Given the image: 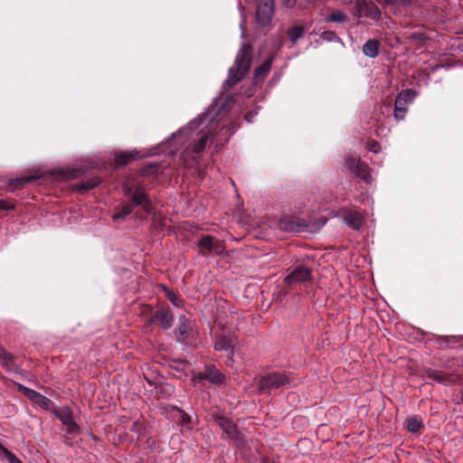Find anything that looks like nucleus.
I'll return each instance as SVG.
<instances>
[{
  "instance_id": "25",
  "label": "nucleus",
  "mask_w": 463,
  "mask_h": 463,
  "mask_svg": "<svg viewBox=\"0 0 463 463\" xmlns=\"http://www.w3.org/2000/svg\"><path fill=\"white\" fill-rule=\"evenodd\" d=\"M283 5L288 8L298 6L299 8H307L310 5H316L318 0H282Z\"/></svg>"
},
{
  "instance_id": "14",
  "label": "nucleus",
  "mask_w": 463,
  "mask_h": 463,
  "mask_svg": "<svg viewBox=\"0 0 463 463\" xmlns=\"http://www.w3.org/2000/svg\"><path fill=\"white\" fill-rule=\"evenodd\" d=\"M0 364L7 372H17L19 367L15 364V356L0 346Z\"/></svg>"
},
{
  "instance_id": "22",
  "label": "nucleus",
  "mask_w": 463,
  "mask_h": 463,
  "mask_svg": "<svg viewBox=\"0 0 463 463\" xmlns=\"http://www.w3.org/2000/svg\"><path fill=\"white\" fill-rule=\"evenodd\" d=\"M101 183V179L99 176H94L88 180L81 182L77 186V190L79 193H84L86 191L91 190L98 186Z\"/></svg>"
},
{
  "instance_id": "47",
  "label": "nucleus",
  "mask_w": 463,
  "mask_h": 463,
  "mask_svg": "<svg viewBox=\"0 0 463 463\" xmlns=\"http://www.w3.org/2000/svg\"><path fill=\"white\" fill-rule=\"evenodd\" d=\"M245 118H246V120L250 121V117H249L248 115H246V116H245Z\"/></svg>"
},
{
  "instance_id": "45",
  "label": "nucleus",
  "mask_w": 463,
  "mask_h": 463,
  "mask_svg": "<svg viewBox=\"0 0 463 463\" xmlns=\"http://www.w3.org/2000/svg\"><path fill=\"white\" fill-rule=\"evenodd\" d=\"M189 420H190V417L187 414L184 413L182 416V421L184 423V422L188 421Z\"/></svg>"
},
{
  "instance_id": "16",
  "label": "nucleus",
  "mask_w": 463,
  "mask_h": 463,
  "mask_svg": "<svg viewBox=\"0 0 463 463\" xmlns=\"http://www.w3.org/2000/svg\"><path fill=\"white\" fill-rule=\"evenodd\" d=\"M153 319L156 320L164 329H168L172 326L174 316L169 308H160L156 311Z\"/></svg>"
},
{
  "instance_id": "12",
  "label": "nucleus",
  "mask_w": 463,
  "mask_h": 463,
  "mask_svg": "<svg viewBox=\"0 0 463 463\" xmlns=\"http://www.w3.org/2000/svg\"><path fill=\"white\" fill-rule=\"evenodd\" d=\"M342 216L345 223L354 230H360L363 225V215L354 210L344 209Z\"/></svg>"
},
{
  "instance_id": "26",
  "label": "nucleus",
  "mask_w": 463,
  "mask_h": 463,
  "mask_svg": "<svg viewBox=\"0 0 463 463\" xmlns=\"http://www.w3.org/2000/svg\"><path fill=\"white\" fill-rule=\"evenodd\" d=\"M304 34L305 30L300 25L293 26L288 32V38L292 43H296L298 40L302 38Z\"/></svg>"
},
{
  "instance_id": "38",
  "label": "nucleus",
  "mask_w": 463,
  "mask_h": 463,
  "mask_svg": "<svg viewBox=\"0 0 463 463\" xmlns=\"http://www.w3.org/2000/svg\"><path fill=\"white\" fill-rule=\"evenodd\" d=\"M408 109L407 108H402V107H394V118L397 120H402L405 118L407 114Z\"/></svg>"
},
{
  "instance_id": "3",
  "label": "nucleus",
  "mask_w": 463,
  "mask_h": 463,
  "mask_svg": "<svg viewBox=\"0 0 463 463\" xmlns=\"http://www.w3.org/2000/svg\"><path fill=\"white\" fill-rule=\"evenodd\" d=\"M260 392H270L271 391L290 388L295 385L290 373L286 372H275L262 375L258 380Z\"/></svg>"
},
{
  "instance_id": "46",
  "label": "nucleus",
  "mask_w": 463,
  "mask_h": 463,
  "mask_svg": "<svg viewBox=\"0 0 463 463\" xmlns=\"http://www.w3.org/2000/svg\"><path fill=\"white\" fill-rule=\"evenodd\" d=\"M27 181H28V179L19 180V182H21V183H23V184H24V183H26Z\"/></svg>"
},
{
  "instance_id": "8",
  "label": "nucleus",
  "mask_w": 463,
  "mask_h": 463,
  "mask_svg": "<svg viewBox=\"0 0 463 463\" xmlns=\"http://www.w3.org/2000/svg\"><path fill=\"white\" fill-rule=\"evenodd\" d=\"M311 279V269L304 265H299L285 278V282L288 285H292L298 282H307Z\"/></svg>"
},
{
  "instance_id": "35",
  "label": "nucleus",
  "mask_w": 463,
  "mask_h": 463,
  "mask_svg": "<svg viewBox=\"0 0 463 463\" xmlns=\"http://www.w3.org/2000/svg\"><path fill=\"white\" fill-rule=\"evenodd\" d=\"M366 148L368 149V151L373 152L374 154H377L381 151V146L379 142L375 140H370L366 142Z\"/></svg>"
},
{
  "instance_id": "48",
  "label": "nucleus",
  "mask_w": 463,
  "mask_h": 463,
  "mask_svg": "<svg viewBox=\"0 0 463 463\" xmlns=\"http://www.w3.org/2000/svg\"><path fill=\"white\" fill-rule=\"evenodd\" d=\"M245 118H246V120L250 121V117H249L248 115H246V116H245Z\"/></svg>"
},
{
  "instance_id": "4",
  "label": "nucleus",
  "mask_w": 463,
  "mask_h": 463,
  "mask_svg": "<svg viewBox=\"0 0 463 463\" xmlns=\"http://www.w3.org/2000/svg\"><path fill=\"white\" fill-rule=\"evenodd\" d=\"M256 1V21L261 26L269 25L274 14V0Z\"/></svg>"
},
{
  "instance_id": "49",
  "label": "nucleus",
  "mask_w": 463,
  "mask_h": 463,
  "mask_svg": "<svg viewBox=\"0 0 463 463\" xmlns=\"http://www.w3.org/2000/svg\"><path fill=\"white\" fill-rule=\"evenodd\" d=\"M0 446H4V445L0 442Z\"/></svg>"
},
{
  "instance_id": "21",
  "label": "nucleus",
  "mask_w": 463,
  "mask_h": 463,
  "mask_svg": "<svg viewBox=\"0 0 463 463\" xmlns=\"http://www.w3.org/2000/svg\"><path fill=\"white\" fill-rule=\"evenodd\" d=\"M353 173L357 176L363 179L364 182L369 183L371 180L370 168L364 162H361L358 159V165L353 171Z\"/></svg>"
},
{
  "instance_id": "36",
  "label": "nucleus",
  "mask_w": 463,
  "mask_h": 463,
  "mask_svg": "<svg viewBox=\"0 0 463 463\" xmlns=\"http://www.w3.org/2000/svg\"><path fill=\"white\" fill-rule=\"evenodd\" d=\"M321 38L327 42L338 41L339 37L332 31H326L321 33Z\"/></svg>"
},
{
  "instance_id": "7",
  "label": "nucleus",
  "mask_w": 463,
  "mask_h": 463,
  "mask_svg": "<svg viewBox=\"0 0 463 463\" xmlns=\"http://www.w3.org/2000/svg\"><path fill=\"white\" fill-rule=\"evenodd\" d=\"M224 375L213 364L206 365L203 372L197 373L194 380H207L213 384H221L224 382Z\"/></svg>"
},
{
  "instance_id": "20",
  "label": "nucleus",
  "mask_w": 463,
  "mask_h": 463,
  "mask_svg": "<svg viewBox=\"0 0 463 463\" xmlns=\"http://www.w3.org/2000/svg\"><path fill=\"white\" fill-rule=\"evenodd\" d=\"M214 349L217 351H230L232 355V348L231 340L225 335H217L214 340Z\"/></svg>"
},
{
  "instance_id": "32",
  "label": "nucleus",
  "mask_w": 463,
  "mask_h": 463,
  "mask_svg": "<svg viewBox=\"0 0 463 463\" xmlns=\"http://www.w3.org/2000/svg\"><path fill=\"white\" fill-rule=\"evenodd\" d=\"M18 390L32 402H33L35 396L38 394V392L25 387L23 384H18Z\"/></svg>"
},
{
  "instance_id": "5",
  "label": "nucleus",
  "mask_w": 463,
  "mask_h": 463,
  "mask_svg": "<svg viewBox=\"0 0 463 463\" xmlns=\"http://www.w3.org/2000/svg\"><path fill=\"white\" fill-rule=\"evenodd\" d=\"M215 423L220 427L226 437L231 439H241L237 426L227 417L216 415L213 417Z\"/></svg>"
},
{
  "instance_id": "37",
  "label": "nucleus",
  "mask_w": 463,
  "mask_h": 463,
  "mask_svg": "<svg viewBox=\"0 0 463 463\" xmlns=\"http://www.w3.org/2000/svg\"><path fill=\"white\" fill-rule=\"evenodd\" d=\"M188 333V326L185 323L180 322L179 326L176 328V334L183 340L185 339Z\"/></svg>"
},
{
  "instance_id": "34",
  "label": "nucleus",
  "mask_w": 463,
  "mask_h": 463,
  "mask_svg": "<svg viewBox=\"0 0 463 463\" xmlns=\"http://www.w3.org/2000/svg\"><path fill=\"white\" fill-rule=\"evenodd\" d=\"M356 165H358V160L356 158L353 156H348L345 159V166L350 172L353 173V171L356 168Z\"/></svg>"
},
{
  "instance_id": "18",
  "label": "nucleus",
  "mask_w": 463,
  "mask_h": 463,
  "mask_svg": "<svg viewBox=\"0 0 463 463\" xmlns=\"http://www.w3.org/2000/svg\"><path fill=\"white\" fill-rule=\"evenodd\" d=\"M379 46L377 40H368L363 46V52L365 56L375 58L379 54Z\"/></svg>"
},
{
  "instance_id": "19",
  "label": "nucleus",
  "mask_w": 463,
  "mask_h": 463,
  "mask_svg": "<svg viewBox=\"0 0 463 463\" xmlns=\"http://www.w3.org/2000/svg\"><path fill=\"white\" fill-rule=\"evenodd\" d=\"M137 157V152H134V151L133 152H129V151L120 152V153H118L115 155V164L118 166H122V165L128 164L129 162H131L133 159H135Z\"/></svg>"
},
{
  "instance_id": "31",
  "label": "nucleus",
  "mask_w": 463,
  "mask_h": 463,
  "mask_svg": "<svg viewBox=\"0 0 463 463\" xmlns=\"http://www.w3.org/2000/svg\"><path fill=\"white\" fill-rule=\"evenodd\" d=\"M165 296L171 303L175 307H180L182 305V300L171 289L165 288Z\"/></svg>"
},
{
  "instance_id": "17",
  "label": "nucleus",
  "mask_w": 463,
  "mask_h": 463,
  "mask_svg": "<svg viewBox=\"0 0 463 463\" xmlns=\"http://www.w3.org/2000/svg\"><path fill=\"white\" fill-rule=\"evenodd\" d=\"M134 210L133 204L130 203H123L120 206L116 208L115 213L112 215L114 222L124 220Z\"/></svg>"
},
{
  "instance_id": "27",
  "label": "nucleus",
  "mask_w": 463,
  "mask_h": 463,
  "mask_svg": "<svg viewBox=\"0 0 463 463\" xmlns=\"http://www.w3.org/2000/svg\"><path fill=\"white\" fill-rule=\"evenodd\" d=\"M33 402L45 410H49L52 404V402L49 398L45 397L40 392H38V394L35 396Z\"/></svg>"
},
{
  "instance_id": "15",
  "label": "nucleus",
  "mask_w": 463,
  "mask_h": 463,
  "mask_svg": "<svg viewBox=\"0 0 463 463\" xmlns=\"http://www.w3.org/2000/svg\"><path fill=\"white\" fill-rule=\"evenodd\" d=\"M62 425L66 427V432L69 435L75 436L80 433V427L74 420L71 411H66L59 415Z\"/></svg>"
},
{
  "instance_id": "10",
  "label": "nucleus",
  "mask_w": 463,
  "mask_h": 463,
  "mask_svg": "<svg viewBox=\"0 0 463 463\" xmlns=\"http://www.w3.org/2000/svg\"><path fill=\"white\" fill-rule=\"evenodd\" d=\"M357 10L361 15L372 20H378L381 16L379 7L370 0H357Z\"/></svg>"
},
{
  "instance_id": "13",
  "label": "nucleus",
  "mask_w": 463,
  "mask_h": 463,
  "mask_svg": "<svg viewBox=\"0 0 463 463\" xmlns=\"http://www.w3.org/2000/svg\"><path fill=\"white\" fill-rule=\"evenodd\" d=\"M273 61L274 55L271 54L267 58V60L264 62H262L259 67L255 69L253 77L254 84H259L265 80L271 69Z\"/></svg>"
},
{
  "instance_id": "28",
  "label": "nucleus",
  "mask_w": 463,
  "mask_h": 463,
  "mask_svg": "<svg viewBox=\"0 0 463 463\" xmlns=\"http://www.w3.org/2000/svg\"><path fill=\"white\" fill-rule=\"evenodd\" d=\"M416 97V92L412 90H404L402 91H401L398 95H397V98H402V100L407 104H410L413 101V99H415Z\"/></svg>"
},
{
  "instance_id": "2",
  "label": "nucleus",
  "mask_w": 463,
  "mask_h": 463,
  "mask_svg": "<svg viewBox=\"0 0 463 463\" xmlns=\"http://www.w3.org/2000/svg\"><path fill=\"white\" fill-rule=\"evenodd\" d=\"M252 61V47L250 44H243L237 53L235 67L229 71V77L224 84L232 87L241 80L249 71Z\"/></svg>"
},
{
  "instance_id": "33",
  "label": "nucleus",
  "mask_w": 463,
  "mask_h": 463,
  "mask_svg": "<svg viewBox=\"0 0 463 463\" xmlns=\"http://www.w3.org/2000/svg\"><path fill=\"white\" fill-rule=\"evenodd\" d=\"M225 250V245L223 241L216 240L214 238L212 252L215 253L216 255H221Z\"/></svg>"
},
{
  "instance_id": "30",
  "label": "nucleus",
  "mask_w": 463,
  "mask_h": 463,
  "mask_svg": "<svg viewBox=\"0 0 463 463\" xmlns=\"http://www.w3.org/2000/svg\"><path fill=\"white\" fill-rule=\"evenodd\" d=\"M345 20H346V14L341 11L332 13L326 18L327 22H333V23H343Z\"/></svg>"
},
{
  "instance_id": "43",
  "label": "nucleus",
  "mask_w": 463,
  "mask_h": 463,
  "mask_svg": "<svg viewBox=\"0 0 463 463\" xmlns=\"http://www.w3.org/2000/svg\"><path fill=\"white\" fill-rule=\"evenodd\" d=\"M124 194L126 196H130L131 197L132 194H133L131 187H125L124 188Z\"/></svg>"
},
{
  "instance_id": "40",
  "label": "nucleus",
  "mask_w": 463,
  "mask_h": 463,
  "mask_svg": "<svg viewBox=\"0 0 463 463\" xmlns=\"http://www.w3.org/2000/svg\"><path fill=\"white\" fill-rule=\"evenodd\" d=\"M382 5H394L401 4L402 5H411V0H378Z\"/></svg>"
},
{
  "instance_id": "9",
  "label": "nucleus",
  "mask_w": 463,
  "mask_h": 463,
  "mask_svg": "<svg viewBox=\"0 0 463 463\" xmlns=\"http://www.w3.org/2000/svg\"><path fill=\"white\" fill-rule=\"evenodd\" d=\"M133 207L141 206L144 212L150 213L153 210V204L143 187H137L131 196Z\"/></svg>"
},
{
  "instance_id": "11",
  "label": "nucleus",
  "mask_w": 463,
  "mask_h": 463,
  "mask_svg": "<svg viewBox=\"0 0 463 463\" xmlns=\"http://www.w3.org/2000/svg\"><path fill=\"white\" fill-rule=\"evenodd\" d=\"M425 375L427 378L433 380L441 384H450L454 383L457 376L453 373H448L440 370H435L428 368L425 370Z\"/></svg>"
},
{
  "instance_id": "24",
  "label": "nucleus",
  "mask_w": 463,
  "mask_h": 463,
  "mask_svg": "<svg viewBox=\"0 0 463 463\" xmlns=\"http://www.w3.org/2000/svg\"><path fill=\"white\" fill-rule=\"evenodd\" d=\"M406 427L409 432L416 433L423 429L422 420L417 417H410L406 420Z\"/></svg>"
},
{
  "instance_id": "6",
  "label": "nucleus",
  "mask_w": 463,
  "mask_h": 463,
  "mask_svg": "<svg viewBox=\"0 0 463 463\" xmlns=\"http://www.w3.org/2000/svg\"><path fill=\"white\" fill-rule=\"evenodd\" d=\"M279 228L287 232H299L307 228V224L298 217L284 216L279 222Z\"/></svg>"
},
{
  "instance_id": "39",
  "label": "nucleus",
  "mask_w": 463,
  "mask_h": 463,
  "mask_svg": "<svg viewBox=\"0 0 463 463\" xmlns=\"http://www.w3.org/2000/svg\"><path fill=\"white\" fill-rule=\"evenodd\" d=\"M15 208V204L13 200H3L0 199V210H14Z\"/></svg>"
},
{
  "instance_id": "41",
  "label": "nucleus",
  "mask_w": 463,
  "mask_h": 463,
  "mask_svg": "<svg viewBox=\"0 0 463 463\" xmlns=\"http://www.w3.org/2000/svg\"><path fill=\"white\" fill-rule=\"evenodd\" d=\"M408 104L403 102L402 100V98H397L395 99V103H394V107H402V108H407Z\"/></svg>"
},
{
  "instance_id": "23",
  "label": "nucleus",
  "mask_w": 463,
  "mask_h": 463,
  "mask_svg": "<svg viewBox=\"0 0 463 463\" xmlns=\"http://www.w3.org/2000/svg\"><path fill=\"white\" fill-rule=\"evenodd\" d=\"M214 237L211 235H204L198 241L197 246L200 250H206V252H202L203 255L206 256L212 252L213 244Z\"/></svg>"
},
{
  "instance_id": "29",
  "label": "nucleus",
  "mask_w": 463,
  "mask_h": 463,
  "mask_svg": "<svg viewBox=\"0 0 463 463\" xmlns=\"http://www.w3.org/2000/svg\"><path fill=\"white\" fill-rule=\"evenodd\" d=\"M0 453L7 459L8 463H23L20 458L4 446H0Z\"/></svg>"
},
{
  "instance_id": "44",
  "label": "nucleus",
  "mask_w": 463,
  "mask_h": 463,
  "mask_svg": "<svg viewBox=\"0 0 463 463\" xmlns=\"http://www.w3.org/2000/svg\"><path fill=\"white\" fill-rule=\"evenodd\" d=\"M137 427H138L137 422H134V423H133V425H132V427H131V429H130V430H131V431H137H137H138Z\"/></svg>"
},
{
  "instance_id": "1",
  "label": "nucleus",
  "mask_w": 463,
  "mask_h": 463,
  "mask_svg": "<svg viewBox=\"0 0 463 463\" xmlns=\"http://www.w3.org/2000/svg\"><path fill=\"white\" fill-rule=\"evenodd\" d=\"M205 119V116L200 115L189 122L186 127L178 130L177 137L191 139V144L184 150L183 156H190L193 160H196L210 143L212 139L211 130L207 127L199 129Z\"/></svg>"
},
{
  "instance_id": "42",
  "label": "nucleus",
  "mask_w": 463,
  "mask_h": 463,
  "mask_svg": "<svg viewBox=\"0 0 463 463\" xmlns=\"http://www.w3.org/2000/svg\"><path fill=\"white\" fill-rule=\"evenodd\" d=\"M240 27H241V34L242 36L245 35L246 33V26H245V20L243 19L240 24Z\"/></svg>"
}]
</instances>
